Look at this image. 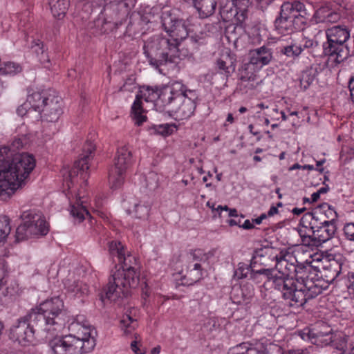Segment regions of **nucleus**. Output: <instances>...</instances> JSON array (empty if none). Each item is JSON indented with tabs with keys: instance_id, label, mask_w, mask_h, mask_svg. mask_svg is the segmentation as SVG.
Wrapping results in <instances>:
<instances>
[{
	"instance_id": "obj_1",
	"label": "nucleus",
	"mask_w": 354,
	"mask_h": 354,
	"mask_svg": "<svg viewBox=\"0 0 354 354\" xmlns=\"http://www.w3.org/2000/svg\"><path fill=\"white\" fill-rule=\"evenodd\" d=\"M161 22L169 37L156 35L148 39L143 46L144 54L149 65L160 73L165 69L178 73L180 61L179 46L188 36L187 25L169 11L162 13Z\"/></svg>"
},
{
	"instance_id": "obj_2",
	"label": "nucleus",
	"mask_w": 354,
	"mask_h": 354,
	"mask_svg": "<svg viewBox=\"0 0 354 354\" xmlns=\"http://www.w3.org/2000/svg\"><path fill=\"white\" fill-rule=\"evenodd\" d=\"M35 167V159L31 154L12 153L8 146L0 148V197L9 198L24 184Z\"/></svg>"
},
{
	"instance_id": "obj_3",
	"label": "nucleus",
	"mask_w": 354,
	"mask_h": 354,
	"mask_svg": "<svg viewBox=\"0 0 354 354\" xmlns=\"http://www.w3.org/2000/svg\"><path fill=\"white\" fill-rule=\"evenodd\" d=\"M290 266L293 268L295 277L281 271L276 270L273 288L281 292L286 304L290 307H303L305 302L297 301V292L301 291L305 295L310 292L317 277L318 270L311 265V261L306 259L304 263L293 261Z\"/></svg>"
},
{
	"instance_id": "obj_4",
	"label": "nucleus",
	"mask_w": 354,
	"mask_h": 354,
	"mask_svg": "<svg viewBox=\"0 0 354 354\" xmlns=\"http://www.w3.org/2000/svg\"><path fill=\"white\" fill-rule=\"evenodd\" d=\"M75 334L57 337L49 343L52 354H86L92 351L96 345L97 330L83 316H78L71 324Z\"/></svg>"
},
{
	"instance_id": "obj_5",
	"label": "nucleus",
	"mask_w": 354,
	"mask_h": 354,
	"mask_svg": "<svg viewBox=\"0 0 354 354\" xmlns=\"http://www.w3.org/2000/svg\"><path fill=\"white\" fill-rule=\"evenodd\" d=\"M95 149V144L91 140H86L83 147V153L81 154V158L75 162L74 167L70 170L64 169L62 171L64 185L68 187L66 196L70 202L71 214L78 223L82 222L85 218V216H87L91 218L90 222L92 224L91 216L85 206L83 205L84 201H81V197L75 192V190H72V189L77 183L78 175H80L83 180L87 178L86 171L89 168L88 162L93 158Z\"/></svg>"
},
{
	"instance_id": "obj_6",
	"label": "nucleus",
	"mask_w": 354,
	"mask_h": 354,
	"mask_svg": "<svg viewBox=\"0 0 354 354\" xmlns=\"http://www.w3.org/2000/svg\"><path fill=\"white\" fill-rule=\"evenodd\" d=\"M122 269L117 270L109 279L107 286L104 288L105 297L101 295L102 303L107 299L117 301L119 299L129 295L131 288H135L140 281V265L136 257L127 252L118 261Z\"/></svg>"
},
{
	"instance_id": "obj_7",
	"label": "nucleus",
	"mask_w": 354,
	"mask_h": 354,
	"mask_svg": "<svg viewBox=\"0 0 354 354\" xmlns=\"http://www.w3.org/2000/svg\"><path fill=\"white\" fill-rule=\"evenodd\" d=\"M162 99L160 105L165 106V111L178 120H186L195 111L198 95L196 91L188 89L182 82H175L171 84V88L165 91Z\"/></svg>"
},
{
	"instance_id": "obj_8",
	"label": "nucleus",
	"mask_w": 354,
	"mask_h": 354,
	"mask_svg": "<svg viewBox=\"0 0 354 354\" xmlns=\"http://www.w3.org/2000/svg\"><path fill=\"white\" fill-rule=\"evenodd\" d=\"M326 41L323 43V53L328 56L327 66L332 70L338 68L351 55L346 44L350 32L344 25H337L326 30Z\"/></svg>"
},
{
	"instance_id": "obj_9",
	"label": "nucleus",
	"mask_w": 354,
	"mask_h": 354,
	"mask_svg": "<svg viewBox=\"0 0 354 354\" xmlns=\"http://www.w3.org/2000/svg\"><path fill=\"white\" fill-rule=\"evenodd\" d=\"M63 307L62 300L55 297L44 301L39 307L30 310L34 320L40 322L42 330L46 333V337L55 335L63 328L64 324L59 318Z\"/></svg>"
},
{
	"instance_id": "obj_10",
	"label": "nucleus",
	"mask_w": 354,
	"mask_h": 354,
	"mask_svg": "<svg viewBox=\"0 0 354 354\" xmlns=\"http://www.w3.org/2000/svg\"><path fill=\"white\" fill-rule=\"evenodd\" d=\"M303 252V248L290 249H280L271 246H264L255 250L252 257L253 265L259 264L264 267L268 266L271 263L275 262V266L287 268L288 263L293 264L294 260L297 261V257Z\"/></svg>"
},
{
	"instance_id": "obj_11",
	"label": "nucleus",
	"mask_w": 354,
	"mask_h": 354,
	"mask_svg": "<svg viewBox=\"0 0 354 354\" xmlns=\"http://www.w3.org/2000/svg\"><path fill=\"white\" fill-rule=\"evenodd\" d=\"M171 88V84L160 87L144 85L140 88L139 93L136 95L134 102L131 106V117L135 124L140 126L146 121L147 117L144 115V109L141 100L146 102H153L154 105L160 111L165 110V106H161L162 95L165 91Z\"/></svg>"
},
{
	"instance_id": "obj_12",
	"label": "nucleus",
	"mask_w": 354,
	"mask_h": 354,
	"mask_svg": "<svg viewBox=\"0 0 354 354\" xmlns=\"http://www.w3.org/2000/svg\"><path fill=\"white\" fill-rule=\"evenodd\" d=\"M272 59V50L265 46L250 51V62L243 66L240 77L243 82H246L245 87L254 89L259 85V77L252 71L269 64Z\"/></svg>"
},
{
	"instance_id": "obj_13",
	"label": "nucleus",
	"mask_w": 354,
	"mask_h": 354,
	"mask_svg": "<svg viewBox=\"0 0 354 354\" xmlns=\"http://www.w3.org/2000/svg\"><path fill=\"white\" fill-rule=\"evenodd\" d=\"M33 317L30 311L19 318L10 328V338L24 346L33 343L36 333H44L40 322Z\"/></svg>"
},
{
	"instance_id": "obj_14",
	"label": "nucleus",
	"mask_w": 354,
	"mask_h": 354,
	"mask_svg": "<svg viewBox=\"0 0 354 354\" xmlns=\"http://www.w3.org/2000/svg\"><path fill=\"white\" fill-rule=\"evenodd\" d=\"M133 162L131 151L127 147L123 146L117 150L113 165L109 171V182L112 189H118L123 184L126 174Z\"/></svg>"
},
{
	"instance_id": "obj_15",
	"label": "nucleus",
	"mask_w": 354,
	"mask_h": 354,
	"mask_svg": "<svg viewBox=\"0 0 354 354\" xmlns=\"http://www.w3.org/2000/svg\"><path fill=\"white\" fill-rule=\"evenodd\" d=\"M256 267L257 266L252 263V259L250 265L243 262L239 263L238 268L234 271V277L237 279L250 278L253 281L260 282L259 277L262 275L266 279L267 282L273 287L276 270L265 268L256 269Z\"/></svg>"
},
{
	"instance_id": "obj_16",
	"label": "nucleus",
	"mask_w": 354,
	"mask_h": 354,
	"mask_svg": "<svg viewBox=\"0 0 354 354\" xmlns=\"http://www.w3.org/2000/svg\"><path fill=\"white\" fill-rule=\"evenodd\" d=\"M97 4L104 6L106 15H109L112 22L116 26L122 25L129 12V6L127 0H96Z\"/></svg>"
},
{
	"instance_id": "obj_17",
	"label": "nucleus",
	"mask_w": 354,
	"mask_h": 354,
	"mask_svg": "<svg viewBox=\"0 0 354 354\" xmlns=\"http://www.w3.org/2000/svg\"><path fill=\"white\" fill-rule=\"evenodd\" d=\"M304 3L298 1H286L281 6L279 16L274 21L275 28L279 33H284L286 28L291 27V21L301 12Z\"/></svg>"
},
{
	"instance_id": "obj_18",
	"label": "nucleus",
	"mask_w": 354,
	"mask_h": 354,
	"mask_svg": "<svg viewBox=\"0 0 354 354\" xmlns=\"http://www.w3.org/2000/svg\"><path fill=\"white\" fill-rule=\"evenodd\" d=\"M28 224L29 233L32 236H44L48 232V225L42 214L34 210L25 211L21 216Z\"/></svg>"
},
{
	"instance_id": "obj_19",
	"label": "nucleus",
	"mask_w": 354,
	"mask_h": 354,
	"mask_svg": "<svg viewBox=\"0 0 354 354\" xmlns=\"http://www.w3.org/2000/svg\"><path fill=\"white\" fill-rule=\"evenodd\" d=\"M46 102L40 112L41 117L48 122L57 121L62 113L61 97L51 93Z\"/></svg>"
},
{
	"instance_id": "obj_20",
	"label": "nucleus",
	"mask_w": 354,
	"mask_h": 354,
	"mask_svg": "<svg viewBox=\"0 0 354 354\" xmlns=\"http://www.w3.org/2000/svg\"><path fill=\"white\" fill-rule=\"evenodd\" d=\"M333 281H327L325 280L324 277L318 274L317 277L316 281H315L310 292H308L307 295H305L301 291H297V302H305V304L308 302V301L316 297L317 295L322 293L323 290H326L328 288L330 283Z\"/></svg>"
},
{
	"instance_id": "obj_21",
	"label": "nucleus",
	"mask_w": 354,
	"mask_h": 354,
	"mask_svg": "<svg viewBox=\"0 0 354 354\" xmlns=\"http://www.w3.org/2000/svg\"><path fill=\"white\" fill-rule=\"evenodd\" d=\"M254 295V288L252 284L245 283L240 287L234 288L231 298L238 305L249 304Z\"/></svg>"
},
{
	"instance_id": "obj_22",
	"label": "nucleus",
	"mask_w": 354,
	"mask_h": 354,
	"mask_svg": "<svg viewBox=\"0 0 354 354\" xmlns=\"http://www.w3.org/2000/svg\"><path fill=\"white\" fill-rule=\"evenodd\" d=\"M325 221L322 217V212L316 208L312 212H307L303 215L300 220V225L308 229V231L313 232V230L318 229L323 225Z\"/></svg>"
},
{
	"instance_id": "obj_23",
	"label": "nucleus",
	"mask_w": 354,
	"mask_h": 354,
	"mask_svg": "<svg viewBox=\"0 0 354 354\" xmlns=\"http://www.w3.org/2000/svg\"><path fill=\"white\" fill-rule=\"evenodd\" d=\"M191 3L196 10L199 17L205 19L212 15L217 4L216 0H184Z\"/></svg>"
},
{
	"instance_id": "obj_24",
	"label": "nucleus",
	"mask_w": 354,
	"mask_h": 354,
	"mask_svg": "<svg viewBox=\"0 0 354 354\" xmlns=\"http://www.w3.org/2000/svg\"><path fill=\"white\" fill-rule=\"evenodd\" d=\"M336 230V224L334 223L324 224L319 227L318 229L313 230L311 233L312 236L315 239V246H318L331 239L335 235Z\"/></svg>"
},
{
	"instance_id": "obj_25",
	"label": "nucleus",
	"mask_w": 354,
	"mask_h": 354,
	"mask_svg": "<svg viewBox=\"0 0 354 354\" xmlns=\"http://www.w3.org/2000/svg\"><path fill=\"white\" fill-rule=\"evenodd\" d=\"M342 263L335 259L326 261L322 270H318V274H322L327 281H334L342 271Z\"/></svg>"
},
{
	"instance_id": "obj_26",
	"label": "nucleus",
	"mask_w": 354,
	"mask_h": 354,
	"mask_svg": "<svg viewBox=\"0 0 354 354\" xmlns=\"http://www.w3.org/2000/svg\"><path fill=\"white\" fill-rule=\"evenodd\" d=\"M50 91H35L32 93L28 95L27 97V102L30 107L35 111L41 112L46 101L48 100Z\"/></svg>"
},
{
	"instance_id": "obj_27",
	"label": "nucleus",
	"mask_w": 354,
	"mask_h": 354,
	"mask_svg": "<svg viewBox=\"0 0 354 354\" xmlns=\"http://www.w3.org/2000/svg\"><path fill=\"white\" fill-rule=\"evenodd\" d=\"M310 15L304 5L303 8L301 9V12H299L292 21H291V27L288 28V29L286 28L284 33L282 34L289 35L295 31L304 30L307 25Z\"/></svg>"
},
{
	"instance_id": "obj_28",
	"label": "nucleus",
	"mask_w": 354,
	"mask_h": 354,
	"mask_svg": "<svg viewBox=\"0 0 354 354\" xmlns=\"http://www.w3.org/2000/svg\"><path fill=\"white\" fill-rule=\"evenodd\" d=\"M64 286L68 294L73 297H80L88 294V286L80 281L67 279L64 281Z\"/></svg>"
},
{
	"instance_id": "obj_29",
	"label": "nucleus",
	"mask_w": 354,
	"mask_h": 354,
	"mask_svg": "<svg viewBox=\"0 0 354 354\" xmlns=\"http://www.w3.org/2000/svg\"><path fill=\"white\" fill-rule=\"evenodd\" d=\"M207 261V257L201 250H195L189 257L187 268L203 272V264Z\"/></svg>"
},
{
	"instance_id": "obj_30",
	"label": "nucleus",
	"mask_w": 354,
	"mask_h": 354,
	"mask_svg": "<svg viewBox=\"0 0 354 354\" xmlns=\"http://www.w3.org/2000/svg\"><path fill=\"white\" fill-rule=\"evenodd\" d=\"M31 48L35 53L37 61L45 68H50L52 64L48 53L44 49L43 43L39 40H32Z\"/></svg>"
},
{
	"instance_id": "obj_31",
	"label": "nucleus",
	"mask_w": 354,
	"mask_h": 354,
	"mask_svg": "<svg viewBox=\"0 0 354 354\" xmlns=\"http://www.w3.org/2000/svg\"><path fill=\"white\" fill-rule=\"evenodd\" d=\"M220 15L224 21H230L234 19L237 21V12L234 2L231 0H222L220 6Z\"/></svg>"
},
{
	"instance_id": "obj_32",
	"label": "nucleus",
	"mask_w": 354,
	"mask_h": 354,
	"mask_svg": "<svg viewBox=\"0 0 354 354\" xmlns=\"http://www.w3.org/2000/svg\"><path fill=\"white\" fill-rule=\"evenodd\" d=\"M48 4L53 17L59 19L66 13L69 0H48Z\"/></svg>"
},
{
	"instance_id": "obj_33",
	"label": "nucleus",
	"mask_w": 354,
	"mask_h": 354,
	"mask_svg": "<svg viewBox=\"0 0 354 354\" xmlns=\"http://www.w3.org/2000/svg\"><path fill=\"white\" fill-rule=\"evenodd\" d=\"M298 233L299 234V236L301 240L302 244L301 245H297L295 248H297L299 247L303 248V252H301L300 254L303 253L305 254L306 252L304 250L305 247H314L315 246V242L314 237L312 236V233L308 231V228L304 227V226L301 225V227L298 230ZM308 257L311 258L312 255L307 252Z\"/></svg>"
},
{
	"instance_id": "obj_34",
	"label": "nucleus",
	"mask_w": 354,
	"mask_h": 354,
	"mask_svg": "<svg viewBox=\"0 0 354 354\" xmlns=\"http://www.w3.org/2000/svg\"><path fill=\"white\" fill-rule=\"evenodd\" d=\"M322 212V217L325 221L326 224L334 223L336 224L337 218V214L335 209L329 204L324 203L316 207Z\"/></svg>"
},
{
	"instance_id": "obj_35",
	"label": "nucleus",
	"mask_w": 354,
	"mask_h": 354,
	"mask_svg": "<svg viewBox=\"0 0 354 354\" xmlns=\"http://www.w3.org/2000/svg\"><path fill=\"white\" fill-rule=\"evenodd\" d=\"M150 206L145 204L136 203L132 209L129 208L127 212L136 218L145 220L148 218Z\"/></svg>"
},
{
	"instance_id": "obj_36",
	"label": "nucleus",
	"mask_w": 354,
	"mask_h": 354,
	"mask_svg": "<svg viewBox=\"0 0 354 354\" xmlns=\"http://www.w3.org/2000/svg\"><path fill=\"white\" fill-rule=\"evenodd\" d=\"M333 334L332 333H324L322 332H317L316 333L315 339L313 341V347H315L314 352L312 354H314L315 352L317 351V348L319 346L323 347V346H330L331 342H333L332 338H333Z\"/></svg>"
},
{
	"instance_id": "obj_37",
	"label": "nucleus",
	"mask_w": 354,
	"mask_h": 354,
	"mask_svg": "<svg viewBox=\"0 0 354 354\" xmlns=\"http://www.w3.org/2000/svg\"><path fill=\"white\" fill-rule=\"evenodd\" d=\"M332 340L330 346L337 350L339 352L338 354H344L348 348V337L344 335L333 334Z\"/></svg>"
},
{
	"instance_id": "obj_38",
	"label": "nucleus",
	"mask_w": 354,
	"mask_h": 354,
	"mask_svg": "<svg viewBox=\"0 0 354 354\" xmlns=\"http://www.w3.org/2000/svg\"><path fill=\"white\" fill-rule=\"evenodd\" d=\"M315 77V70L308 68L304 70L299 77L300 86L303 90H306L313 82Z\"/></svg>"
},
{
	"instance_id": "obj_39",
	"label": "nucleus",
	"mask_w": 354,
	"mask_h": 354,
	"mask_svg": "<svg viewBox=\"0 0 354 354\" xmlns=\"http://www.w3.org/2000/svg\"><path fill=\"white\" fill-rule=\"evenodd\" d=\"M244 30L241 24L238 23L235 25L227 26L225 30V35L227 39L236 43L241 35L243 33Z\"/></svg>"
},
{
	"instance_id": "obj_40",
	"label": "nucleus",
	"mask_w": 354,
	"mask_h": 354,
	"mask_svg": "<svg viewBox=\"0 0 354 354\" xmlns=\"http://www.w3.org/2000/svg\"><path fill=\"white\" fill-rule=\"evenodd\" d=\"M203 272L187 268L186 273L183 277L185 282H183V283L186 286L193 285L199 281L203 278Z\"/></svg>"
},
{
	"instance_id": "obj_41",
	"label": "nucleus",
	"mask_w": 354,
	"mask_h": 354,
	"mask_svg": "<svg viewBox=\"0 0 354 354\" xmlns=\"http://www.w3.org/2000/svg\"><path fill=\"white\" fill-rule=\"evenodd\" d=\"M109 250L113 257H117L118 261L127 253L121 242L112 241L109 244Z\"/></svg>"
},
{
	"instance_id": "obj_42",
	"label": "nucleus",
	"mask_w": 354,
	"mask_h": 354,
	"mask_svg": "<svg viewBox=\"0 0 354 354\" xmlns=\"http://www.w3.org/2000/svg\"><path fill=\"white\" fill-rule=\"evenodd\" d=\"M136 326V319H133L129 315L122 316L120 320V327L125 334L131 333Z\"/></svg>"
},
{
	"instance_id": "obj_43",
	"label": "nucleus",
	"mask_w": 354,
	"mask_h": 354,
	"mask_svg": "<svg viewBox=\"0 0 354 354\" xmlns=\"http://www.w3.org/2000/svg\"><path fill=\"white\" fill-rule=\"evenodd\" d=\"M10 219L6 216H0V243L6 240L10 233Z\"/></svg>"
},
{
	"instance_id": "obj_44",
	"label": "nucleus",
	"mask_w": 354,
	"mask_h": 354,
	"mask_svg": "<svg viewBox=\"0 0 354 354\" xmlns=\"http://www.w3.org/2000/svg\"><path fill=\"white\" fill-rule=\"evenodd\" d=\"M22 70L21 66L15 62H7L3 66H0V75H15L20 73Z\"/></svg>"
},
{
	"instance_id": "obj_45",
	"label": "nucleus",
	"mask_w": 354,
	"mask_h": 354,
	"mask_svg": "<svg viewBox=\"0 0 354 354\" xmlns=\"http://www.w3.org/2000/svg\"><path fill=\"white\" fill-rule=\"evenodd\" d=\"M332 10L333 8L328 4L317 9L313 15L316 23H323L324 21L327 19L329 13H330Z\"/></svg>"
},
{
	"instance_id": "obj_46",
	"label": "nucleus",
	"mask_w": 354,
	"mask_h": 354,
	"mask_svg": "<svg viewBox=\"0 0 354 354\" xmlns=\"http://www.w3.org/2000/svg\"><path fill=\"white\" fill-rule=\"evenodd\" d=\"M29 227L28 223L26 221H23V223L18 226L16 230V241H21L29 237L32 236L29 233Z\"/></svg>"
},
{
	"instance_id": "obj_47",
	"label": "nucleus",
	"mask_w": 354,
	"mask_h": 354,
	"mask_svg": "<svg viewBox=\"0 0 354 354\" xmlns=\"http://www.w3.org/2000/svg\"><path fill=\"white\" fill-rule=\"evenodd\" d=\"M303 51L301 45L291 44L281 48V52L288 57L299 56Z\"/></svg>"
},
{
	"instance_id": "obj_48",
	"label": "nucleus",
	"mask_w": 354,
	"mask_h": 354,
	"mask_svg": "<svg viewBox=\"0 0 354 354\" xmlns=\"http://www.w3.org/2000/svg\"><path fill=\"white\" fill-rule=\"evenodd\" d=\"M298 335L302 339L310 341L313 344L316 332L313 329L306 327L298 331Z\"/></svg>"
},
{
	"instance_id": "obj_49",
	"label": "nucleus",
	"mask_w": 354,
	"mask_h": 354,
	"mask_svg": "<svg viewBox=\"0 0 354 354\" xmlns=\"http://www.w3.org/2000/svg\"><path fill=\"white\" fill-rule=\"evenodd\" d=\"M147 186L150 189H153L158 186V176L154 172H151L149 174V176L146 178Z\"/></svg>"
},
{
	"instance_id": "obj_50",
	"label": "nucleus",
	"mask_w": 354,
	"mask_h": 354,
	"mask_svg": "<svg viewBox=\"0 0 354 354\" xmlns=\"http://www.w3.org/2000/svg\"><path fill=\"white\" fill-rule=\"evenodd\" d=\"M343 230L346 238L349 241H354V223H346Z\"/></svg>"
},
{
	"instance_id": "obj_51",
	"label": "nucleus",
	"mask_w": 354,
	"mask_h": 354,
	"mask_svg": "<svg viewBox=\"0 0 354 354\" xmlns=\"http://www.w3.org/2000/svg\"><path fill=\"white\" fill-rule=\"evenodd\" d=\"M153 129L158 134L162 136H167L170 134L171 127L168 124H163L160 125H153Z\"/></svg>"
},
{
	"instance_id": "obj_52",
	"label": "nucleus",
	"mask_w": 354,
	"mask_h": 354,
	"mask_svg": "<svg viewBox=\"0 0 354 354\" xmlns=\"http://www.w3.org/2000/svg\"><path fill=\"white\" fill-rule=\"evenodd\" d=\"M216 66L219 71V73H221V74H223L226 77L230 76V67L226 65V62L224 60H223L221 59H218L216 62Z\"/></svg>"
},
{
	"instance_id": "obj_53",
	"label": "nucleus",
	"mask_w": 354,
	"mask_h": 354,
	"mask_svg": "<svg viewBox=\"0 0 354 354\" xmlns=\"http://www.w3.org/2000/svg\"><path fill=\"white\" fill-rule=\"evenodd\" d=\"M302 43L303 44L301 45V47L303 48V50L304 48L313 50L318 46V41L306 37L303 38Z\"/></svg>"
},
{
	"instance_id": "obj_54",
	"label": "nucleus",
	"mask_w": 354,
	"mask_h": 354,
	"mask_svg": "<svg viewBox=\"0 0 354 354\" xmlns=\"http://www.w3.org/2000/svg\"><path fill=\"white\" fill-rule=\"evenodd\" d=\"M340 14L333 9L327 19L324 21L323 23H336L340 19Z\"/></svg>"
},
{
	"instance_id": "obj_55",
	"label": "nucleus",
	"mask_w": 354,
	"mask_h": 354,
	"mask_svg": "<svg viewBox=\"0 0 354 354\" xmlns=\"http://www.w3.org/2000/svg\"><path fill=\"white\" fill-rule=\"evenodd\" d=\"M315 348V347L308 346L305 348L290 351L288 354H311L314 352Z\"/></svg>"
},
{
	"instance_id": "obj_56",
	"label": "nucleus",
	"mask_w": 354,
	"mask_h": 354,
	"mask_svg": "<svg viewBox=\"0 0 354 354\" xmlns=\"http://www.w3.org/2000/svg\"><path fill=\"white\" fill-rule=\"evenodd\" d=\"M23 146V142L21 141V139L18 138V139H15L12 145H11V147H8L10 149V151L12 153V157H13L15 154V151L18 149H19L20 148H21Z\"/></svg>"
},
{
	"instance_id": "obj_57",
	"label": "nucleus",
	"mask_w": 354,
	"mask_h": 354,
	"mask_svg": "<svg viewBox=\"0 0 354 354\" xmlns=\"http://www.w3.org/2000/svg\"><path fill=\"white\" fill-rule=\"evenodd\" d=\"M28 103L26 102L19 106L17 109V114L20 116L25 115L28 112Z\"/></svg>"
},
{
	"instance_id": "obj_58",
	"label": "nucleus",
	"mask_w": 354,
	"mask_h": 354,
	"mask_svg": "<svg viewBox=\"0 0 354 354\" xmlns=\"http://www.w3.org/2000/svg\"><path fill=\"white\" fill-rule=\"evenodd\" d=\"M348 88L351 93V97L354 102V76L351 77L348 81Z\"/></svg>"
},
{
	"instance_id": "obj_59",
	"label": "nucleus",
	"mask_w": 354,
	"mask_h": 354,
	"mask_svg": "<svg viewBox=\"0 0 354 354\" xmlns=\"http://www.w3.org/2000/svg\"><path fill=\"white\" fill-rule=\"evenodd\" d=\"M253 221L250 222V220H245L241 227L245 230H250L254 227Z\"/></svg>"
},
{
	"instance_id": "obj_60",
	"label": "nucleus",
	"mask_w": 354,
	"mask_h": 354,
	"mask_svg": "<svg viewBox=\"0 0 354 354\" xmlns=\"http://www.w3.org/2000/svg\"><path fill=\"white\" fill-rule=\"evenodd\" d=\"M278 212H279V210H278L277 207L271 206L266 214H267V216H272L274 214H278Z\"/></svg>"
},
{
	"instance_id": "obj_61",
	"label": "nucleus",
	"mask_w": 354,
	"mask_h": 354,
	"mask_svg": "<svg viewBox=\"0 0 354 354\" xmlns=\"http://www.w3.org/2000/svg\"><path fill=\"white\" fill-rule=\"evenodd\" d=\"M267 218V214L263 213L260 215L258 218L253 219V223H254L257 225H260L263 220Z\"/></svg>"
},
{
	"instance_id": "obj_62",
	"label": "nucleus",
	"mask_w": 354,
	"mask_h": 354,
	"mask_svg": "<svg viewBox=\"0 0 354 354\" xmlns=\"http://www.w3.org/2000/svg\"><path fill=\"white\" fill-rule=\"evenodd\" d=\"M131 350L136 354L139 353V348L137 346V342L136 341H133L131 343Z\"/></svg>"
},
{
	"instance_id": "obj_63",
	"label": "nucleus",
	"mask_w": 354,
	"mask_h": 354,
	"mask_svg": "<svg viewBox=\"0 0 354 354\" xmlns=\"http://www.w3.org/2000/svg\"><path fill=\"white\" fill-rule=\"evenodd\" d=\"M306 210L305 207L303 208H297L295 207L292 209V212L295 215H300L301 213H303Z\"/></svg>"
},
{
	"instance_id": "obj_64",
	"label": "nucleus",
	"mask_w": 354,
	"mask_h": 354,
	"mask_svg": "<svg viewBox=\"0 0 354 354\" xmlns=\"http://www.w3.org/2000/svg\"><path fill=\"white\" fill-rule=\"evenodd\" d=\"M319 197L320 194L317 191L316 192L313 193L310 198L312 203L316 202L319 198Z\"/></svg>"
}]
</instances>
